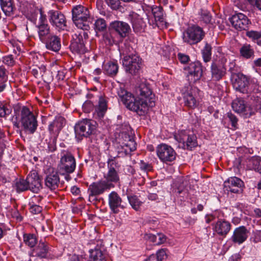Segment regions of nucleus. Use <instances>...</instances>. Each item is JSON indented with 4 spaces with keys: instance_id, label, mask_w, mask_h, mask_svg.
Listing matches in <instances>:
<instances>
[{
    "instance_id": "obj_24",
    "label": "nucleus",
    "mask_w": 261,
    "mask_h": 261,
    "mask_svg": "<svg viewBox=\"0 0 261 261\" xmlns=\"http://www.w3.org/2000/svg\"><path fill=\"white\" fill-rule=\"evenodd\" d=\"M50 247L46 242L40 241L39 243L32 250V254L34 256L39 258H47L50 256Z\"/></svg>"
},
{
    "instance_id": "obj_36",
    "label": "nucleus",
    "mask_w": 261,
    "mask_h": 261,
    "mask_svg": "<svg viewBox=\"0 0 261 261\" xmlns=\"http://www.w3.org/2000/svg\"><path fill=\"white\" fill-rule=\"evenodd\" d=\"M240 53L241 56L248 59L254 56V51L251 45L245 44L241 47Z\"/></svg>"
},
{
    "instance_id": "obj_8",
    "label": "nucleus",
    "mask_w": 261,
    "mask_h": 261,
    "mask_svg": "<svg viewBox=\"0 0 261 261\" xmlns=\"http://www.w3.org/2000/svg\"><path fill=\"white\" fill-rule=\"evenodd\" d=\"M107 164L108 171L103 174L104 180L111 184L119 183L120 180L119 175L120 166L118 163L115 160V158H112L108 159Z\"/></svg>"
},
{
    "instance_id": "obj_46",
    "label": "nucleus",
    "mask_w": 261,
    "mask_h": 261,
    "mask_svg": "<svg viewBox=\"0 0 261 261\" xmlns=\"http://www.w3.org/2000/svg\"><path fill=\"white\" fill-rule=\"evenodd\" d=\"M246 36L257 44L261 45V33L254 31H248L246 32Z\"/></svg>"
},
{
    "instance_id": "obj_4",
    "label": "nucleus",
    "mask_w": 261,
    "mask_h": 261,
    "mask_svg": "<svg viewBox=\"0 0 261 261\" xmlns=\"http://www.w3.org/2000/svg\"><path fill=\"white\" fill-rule=\"evenodd\" d=\"M96 128L95 122L90 119H83L74 126L76 137L81 140L83 137H89L95 133Z\"/></svg>"
},
{
    "instance_id": "obj_37",
    "label": "nucleus",
    "mask_w": 261,
    "mask_h": 261,
    "mask_svg": "<svg viewBox=\"0 0 261 261\" xmlns=\"http://www.w3.org/2000/svg\"><path fill=\"white\" fill-rule=\"evenodd\" d=\"M15 188L17 193H20L30 190L27 179H24L23 178L17 179L16 180Z\"/></svg>"
},
{
    "instance_id": "obj_12",
    "label": "nucleus",
    "mask_w": 261,
    "mask_h": 261,
    "mask_svg": "<svg viewBox=\"0 0 261 261\" xmlns=\"http://www.w3.org/2000/svg\"><path fill=\"white\" fill-rule=\"evenodd\" d=\"M75 167L74 157L71 154L67 153L61 157L58 165V170L61 174L71 173L75 170Z\"/></svg>"
},
{
    "instance_id": "obj_40",
    "label": "nucleus",
    "mask_w": 261,
    "mask_h": 261,
    "mask_svg": "<svg viewBox=\"0 0 261 261\" xmlns=\"http://www.w3.org/2000/svg\"><path fill=\"white\" fill-rule=\"evenodd\" d=\"M127 198L132 208L136 211L139 210L142 202L139 200L138 196L135 195H127Z\"/></svg>"
},
{
    "instance_id": "obj_49",
    "label": "nucleus",
    "mask_w": 261,
    "mask_h": 261,
    "mask_svg": "<svg viewBox=\"0 0 261 261\" xmlns=\"http://www.w3.org/2000/svg\"><path fill=\"white\" fill-rule=\"evenodd\" d=\"M168 251L167 248H163L159 250L156 252V261H165L167 258V252Z\"/></svg>"
},
{
    "instance_id": "obj_56",
    "label": "nucleus",
    "mask_w": 261,
    "mask_h": 261,
    "mask_svg": "<svg viewBox=\"0 0 261 261\" xmlns=\"http://www.w3.org/2000/svg\"><path fill=\"white\" fill-rule=\"evenodd\" d=\"M227 117L228 118L229 121L231 122L232 126L236 128L238 121L237 117L232 113L229 112L227 114Z\"/></svg>"
},
{
    "instance_id": "obj_51",
    "label": "nucleus",
    "mask_w": 261,
    "mask_h": 261,
    "mask_svg": "<svg viewBox=\"0 0 261 261\" xmlns=\"http://www.w3.org/2000/svg\"><path fill=\"white\" fill-rule=\"evenodd\" d=\"M9 105L4 104L0 101V117H3L10 113V110L8 108Z\"/></svg>"
},
{
    "instance_id": "obj_63",
    "label": "nucleus",
    "mask_w": 261,
    "mask_h": 261,
    "mask_svg": "<svg viewBox=\"0 0 261 261\" xmlns=\"http://www.w3.org/2000/svg\"><path fill=\"white\" fill-rule=\"evenodd\" d=\"M146 238L151 242L152 243H154L156 244V243L157 242V236L155 234H152V233H147L145 235Z\"/></svg>"
},
{
    "instance_id": "obj_5",
    "label": "nucleus",
    "mask_w": 261,
    "mask_h": 261,
    "mask_svg": "<svg viewBox=\"0 0 261 261\" xmlns=\"http://www.w3.org/2000/svg\"><path fill=\"white\" fill-rule=\"evenodd\" d=\"M122 64L126 72L136 75L141 70L142 59L137 54H131L123 57Z\"/></svg>"
},
{
    "instance_id": "obj_14",
    "label": "nucleus",
    "mask_w": 261,
    "mask_h": 261,
    "mask_svg": "<svg viewBox=\"0 0 261 261\" xmlns=\"http://www.w3.org/2000/svg\"><path fill=\"white\" fill-rule=\"evenodd\" d=\"M108 204L112 213L117 214L119 209L124 210L126 208V203L123 202L122 198L115 191L111 192L108 195Z\"/></svg>"
},
{
    "instance_id": "obj_38",
    "label": "nucleus",
    "mask_w": 261,
    "mask_h": 261,
    "mask_svg": "<svg viewBox=\"0 0 261 261\" xmlns=\"http://www.w3.org/2000/svg\"><path fill=\"white\" fill-rule=\"evenodd\" d=\"M151 11L156 21H164V10L161 6H153Z\"/></svg>"
},
{
    "instance_id": "obj_58",
    "label": "nucleus",
    "mask_w": 261,
    "mask_h": 261,
    "mask_svg": "<svg viewBox=\"0 0 261 261\" xmlns=\"http://www.w3.org/2000/svg\"><path fill=\"white\" fill-rule=\"evenodd\" d=\"M125 141H127L126 143H124L123 146L125 147H132V146L135 147L137 145L136 142H134V140L132 138H130V137L128 135H125Z\"/></svg>"
},
{
    "instance_id": "obj_9",
    "label": "nucleus",
    "mask_w": 261,
    "mask_h": 261,
    "mask_svg": "<svg viewBox=\"0 0 261 261\" xmlns=\"http://www.w3.org/2000/svg\"><path fill=\"white\" fill-rule=\"evenodd\" d=\"M226 62L227 59L223 57L212 63L211 67L212 81H219L225 76L226 74L225 66Z\"/></svg>"
},
{
    "instance_id": "obj_30",
    "label": "nucleus",
    "mask_w": 261,
    "mask_h": 261,
    "mask_svg": "<svg viewBox=\"0 0 261 261\" xmlns=\"http://www.w3.org/2000/svg\"><path fill=\"white\" fill-rule=\"evenodd\" d=\"M46 46V47L49 50L54 51H58L61 48V39L57 35H53V34L47 39L46 41L43 42Z\"/></svg>"
},
{
    "instance_id": "obj_6",
    "label": "nucleus",
    "mask_w": 261,
    "mask_h": 261,
    "mask_svg": "<svg viewBox=\"0 0 261 261\" xmlns=\"http://www.w3.org/2000/svg\"><path fill=\"white\" fill-rule=\"evenodd\" d=\"M115 185L105 181L99 180L96 182H92L88 189L89 198L90 201L97 200L96 196L102 194L106 191L114 188Z\"/></svg>"
},
{
    "instance_id": "obj_50",
    "label": "nucleus",
    "mask_w": 261,
    "mask_h": 261,
    "mask_svg": "<svg viewBox=\"0 0 261 261\" xmlns=\"http://www.w3.org/2000/svg\"><path fill=\"white\" fill-rule=\"evenodd\" d=\"M253 169L261 174V158H256L252 160Z\"/></svg>"
},
{
    "instance_id": "obj_21",
    "label": "nucleus",
    "mask_w": 261,
    "mask_h": 261,
    "mask_svg": "<svg viewBox=\"0 0 261 261\" xmlns=\"http://www.w3.org/2000/svg\"><path fill=\"white\" fill-rule=\"evenodd\" d=\"M190 132L182 130L178 134L175 136L176 140L184 146L185 144L187 147H196L197 144V137L194 134L190 135Z\"/></svg>"
},
{
    "instance_id": "obj_47",
    "label": "nucleus",
    "mask_w": 261,
    "mask_h": 261,
    "mask_svg": "<svg viewBox=\"0 0 261 261\" xmlns=\"http://www.w3.org/2000/svg\"><path fill=\"white\" fill-rule=\"evenodd\" d=\"M32 6L33 7H32V5H30V7L32 9V11H30V13H31L32 17L35 16V14L36 12H39L40 14L39 24H47L46 23L47 21L46 15L43 13L42 9H36L34 7V6Z\"/></svg>"
},
{
    "instance_id": "obj_11",
    "label": "nucleus",
    "mask_w": 261,
    "mask_h": 261,
    "mask_svg": "<svg viewBox=\"0 0 261 261\" xmlns=\"http://www.w3.org/2000/svg\"><path fill=\"white\" fill-rule=\"evenodd\" d=\"M96 242L94 248L89 250V261H107L108 253L105 244L101 240L97 241Z\"/></svg>"
},
{
    "instance_id": "obj_57",
    "label": "nucleus",
    "mask_w": 261,
    "mask_h": 261,
    "mask_svg": "<svg viewBox=\"0 0 261 261\" xmlns=\"http://www.w3.org/2000/svg\"><path fill=\"white\" fill-rule=\"evenodd\" d=\"M1 81H8L7 71L3 66H0V82Z\"/></svg>"
},
{
    "instance_id": "obj_42",
    "label": "nucleus",
    "mask_w": 261,
    "mask_h": 261,
    "mask_svg": "<svg viewBox=\"0 0 261 261\" xmlns=\"http://www.w3.org/2000/svg\"><path fill=\"white\" fill-rule=\"evenodd\" d=\"M114 32L110 28L109 31L106 32L103 35V39L107 45L111 46L112 45L115 41V37L113 36Z\"/></svg>"
},
{
    "instance_id": "obj_29",
    "label": "nucleus",
    "mask_w": 261,
    "mask_h": 261,
    "mask_svg": "<svg viewBox=\"0 0 261 261\" xmlns=\"http://www.w3.org/2000/svg\"><path fill=\"white\" fill-rule=\"evenodd\" d=\"M248 85L249 80L247 76L242 73H238L236 75L233 86L237 91L242 93L247 92V87Z\"/></svg>"
},
{
    "instance_id": "obj_18",
    "label": "nucleus",
    "mask_w": 261,
    "mask_h": 261,
    "mask_svg": "<svg viewBox=\"0 0 261 261\" xmlns=\"http://www.w3.org/2000/svg\"><path fill=\"white\" fill-rule=\"evenodd\" d=\"M185 70L188 71V78L190 83H195L199 81L202 76V69L200 63L195 62L185 68Z\"/></svg>"
},
{
    "instance_id": "obj_2",
    "label": "nucleus",
    "mask_w": 261,
    "mask_h": 261,
    "mask_svg": "<svg viewBox=\"0 0 261 261\" xmlns=\"http://www.w3.org/2000/svg\"><path fill=\"white\" fill-rule=\"evenodd\" d=\"M72 20L76 26L83 30L90 29V12L88 9L81 5L74 7L72 10Z\"/></svg>"
},
{
    "instance_id": "obj_62",
    "label": "nucleus",
    "mask_w": 261,
    "mask_h": 261,
    "mask_svg": "<svg viewBox=\"0 0 261 261\" xmlns=\"http://www.w3.org/2000/svg\"><path fill=\"white\" fill-rule=\"evenodd\" d=\"M204 218L206 223L209 224L214 221L216 219L217 216L214 214H210L205 215Z\"/></svg>"
},
{
    "instance_id": "obj_25",
    "label": "nucleus",
    "mask_w": 261,
    "mask_h": 261,
    "mask_svg": "<svg viewBox=\"0 0 261 261\" xmlns=\"http://www.w3.org/2000/svg\"><path fill=\"white\" fill-rule=\"evenodd\" d=\"M30 190L37 193L42 188L41 180L36 171H31L27 177Z\"/></svg>"
},
{
    "instance_id": "obj_60",
    "label": "nucleus",
    "mask_w": 261,
    "mask_h": 261,
    "mask_svg": "<svg viewBox=\"0 0 261 261\" xmlns=\"http://www.w3.org/2000/svg\"><path fill=\"white\" fill-rule=\"evenodd\" d=\"M202 21H203L205 23H211L212 20V16L209 13L204 12L201 13V17Z\"/></svg>"
},
{
    "instance_id": "obj_54",
    "label": "nucleus",
    "mask_w": 261,
    "mask_h": 261,
    "mask_svg": "<svg viewBox=\"0 0 261 261\" xmlns=\"http://www.w3.org/2000/svg\"><path fill=\"white\" fill-rule=\"evenodd\" d=\"M140 168L142 170L148 172L151 171L152 170L153 167L151 164L146 163L141 160L140 163Z\"/></svg>"
},
{
    "instance_id": "obj_1",
    "label": "nucleus",
    "mask_w": 261,
    "mask_h": 261,
    "mask_svg": "<svg viewBox=\"0 0 261 261\" xmlns=\"http://www.w3.org/2000/svg\"><path fill=\"white\" fill-rule=\"evenodd\" d=\"M118 96L126 107L137 112L139 115H144L148 111L147 102L139 100L130 92L121 88L118 92Z\"/></svg>"
},
{
    "instance_id": "obj_64",
    "label": "nucleus",
    "mask_w": 261,
    "mask_h": 261,
    "mask_svg": "<svg viewBox=\"0 0 261 261\" xmlns=\"http://www.w3.org/2000/svg\"><path fill=\"white\" fill-rule=\"evenodd\" d=\"M69 261H85L84 259L81 256L76 254L71 255L69 258Z\"/></svg>"
},
{
    "instance_id": "obj_43",
    "label": "nucleus",
    "mask_w": 261,
    "mask_h": 261,
    "mask_svg": "<svg viewBox=\"0 0 261 261\" xmlns=\"http://www.w3.org/2000/svg\"><path fill=\"white\" fill-rule=\"evenodd\" d=\"M107 110V101L105 96H101L99 99L98 114L99 116H103Z\"/></svg>"
},
{
    "instance_id": "obj_55",
    "label": "nucleus",
    "mask_w": 261,
    "mask_h": 261,
    "mask_svg": "<svg viewBox=\"0 0 261 261\" xmlns=\"http://www.w3.org/2000/svg\"><path fill=\"white\" fill-rule=\"evenodd\" d=\"M3 62L4 64L10 66H12L15 64V60L13 57V56L10 55L8 56H5L3 58Z\"/></svg>"
},
{
    "instance_id": "obj_44",
    "label": "nucleus",
    "mask_w": 261,
    "mask_h": 261,
    "mask_svg": "<svg viewBox=\"0 0 261 261\" xmlns=\"http://www.w3.org/2000/svg\"><path fill=\"white\" fill-rule=\"evenodd\" d=\"M212 49V47L211 45L208 43H206L202 50V57L204 61L206 63L211 60Z\"/></svg>"
},
{
    "instance_id": "obj_32",
    "label": "nucleus",
    "mask_w": 261,
    "mask_h": 261,
    "mask_svg": "<svg viewBox=\"0 0 261 261\" xmlns=\"http://www.w3.org/2000/svg\"><path fill=\"white\" fill-rule=\"evenodd\" d=\"M0 2L1 8L6 16H10L14 14L15 7L13 0H0Z\"/></svg>"
},
{
    "instance_id": "obj_20",
    "label": "nucleus",
    "mask_w": 261,
    "mask_h": 261,
    "mask_svg": "<svg viewBox=\"0 0 261 261\" xmlns=\"http://www.w3.org/2000/svg\"><path fill=\"white\" fill-rule=\"evenodd\" d=\"M249 232V230L245 226H239L233 230L229 240L234 244L240 245L247 240Z\"/></svg>"
},
{
    "instance_id": "obj_7",
    "label": "nucleus",
    "mask_w": 261,
    "mask_h": 261,
    "mask_svg": "<svg viewBox=\"0 0 261 261\" xmlns=\"http://www.w3.org/2000/svg\"><path fill=\"white\" fill-rule=\"evenodd\" d=\"M21 122L24 129L33 133L37 128V121L33 113L27 107H22L21 111Z\"/></svg>"
},
{
    "instance_id": "obj_23",
    "label": "nucleus",
    "mask_w": 261,
    "mask_h": 261,
    "mask_svg": "<svg viewBox=\"0 0 261 261\" xmlns=\"http://www.w3.org/2000/svg\"><path fill=\"white\" fill-rule=\"evenodd\" d=\"M230 21L232 26L238 31L247 30L250 23L248 17L241 13L233 15L231 17Z\"/></svg>"
},
{
    "instance_id": "obj_53",
    "label": "nucleus",
    "mask_w": 261,
    "mask_h": 261,
    "mask_svg": "<svg viewBox=\"0 0 261 261\" xmlns=\"http://www.w3.org/2000/svg\"><path fill=\"white\" fill-rule=\"evenodd\" d=\"M107 4L113 10H118L120 6L119 0H106Z\"/></svg>"
},
{
    "instance_id": "obj_39",
    "label": "nucleus",
    "mask_w": 261,
    "mask_h": 261,
    "mask_svg": "<svg viewBox=\"0 0 261 261\" xmlns=\"http://www.w3.org/2000/svg\"><path fill=\"white\" fill-rule=\"evenodd\" d=\"M184 98L185 105L191 109H194L197 106V100L191 93H185Z\"/></svg>"
},
{
    "instance_id": "obj_52",
    "label": "nucleus",
    "mask_w": 261,
    "mask_h": 261,
    "mask_svg": "<svg viewBox=\"0 0 261 261\" xmlns=\"http://www.w3.org/2000/svg\"><path fill=\"white\" fill-rule=\"evenodd\" d=\"M250 240L255 243L261 242V230L253 231Z\"/></svg>"
},
{
    "instance_id": "obj_35",
    "label": "nucleus",
    "mask_w": 261,
    "mask_h": 261,
    "mask_svg": "<svg viewBox=\"0 0 261 261\" xmlns=\"http://www.w3.org/2000/svg\"><path fill=\"white\" fill-rule=\"evenodd\" d=\"M137 148H128V149L125 148H116V152L117 153L116 156L110 155L109 158H115L116 161V158H124L125 156H130L132 155L131 152L136 150Z\"/></svg>"
},
{
    "instance_id": "obj_3",
    "label": "nucleus",
    "mask_w": 261,
    "mask_h": 261,
    "mask_svg": "<svg viewBox=\"0 0 261 261\" xmlns=\"http://www.w3.org/2000/svg\"><path fill=\"white\" fill-rule=\"evenodd\" d=\"M205 33L203 29L197 24L189 25L184 31L182 39L185 43L190 45H196L205 37Z\"/></svg>"
},
{
    "instance_id": "obj_31",
    "label": "nucleus",
    "mask_w": 261,
    "mask_h": 261,
    "mask_svg": "<svg viewBox=\"0 0 261 261\" xmlns=\"http://www.w3.org/2000/svg\"><path fill=\"white\" fill-rule=\"evenodd\" d=\"M37 32L40 40L43 43L52 34L48 24H39L37 25Z\"/></svg>"
},
{
    "instance_id": "obj_22",
    "label": "nucleus",
    "mask_w": 261,
    "mask_h": 261,
    "mask_svg": "<svg viewBox=\"0 0 261 261\" xmlns=\"http://www.w3.org/2000/svg\"><path fill=\"white\" fill-rule=\"evenodd\" d=\"M59 182L60 178L58 172L53 168L48 169L45 172V186L51 190H55L58 187Z\"/></svg>"
},
{
    "instance_id": "obj_33",
    "label": "nucleus",
    "mask_w": 261,
    "mask_h": 261,
    "mask_svg": "<svg viewBox=\"0 0 261 261\" xmlns=\"http://www.w3.org/2000/svg\"><path fill=\"white\" fill-rule=\"evenodd\" d=\"M103 72L110 76H115L118 71V65L116 62L109 61L103 64Z\"/></svg>"
},
{
    "instance_id": "obj_19",
    "label": "nucleus",
    "mask_w": 261,
    "mask_h": 261,
    "mask_svg": "<svg viewBox=\"0 0 261 261\" xmlns=\"http://www.w3.org/2000/svg\"><path fill=\"white\" fill-rule=\"evenodd\" d=\"M214 233L222 237H226L231 228L230 223L224 219L218 218L217 221L212 224Z\"/></svg>"
},
{
    "instance_id": "obj_27",
    "label": "nucleus",
    "mask_w": 261,
    "mask_h": 261,
    "mask_svg": "<svg viewBox=\"0 0 261 261\" xmlns=\"http://www.w3.org/2000/svg\"><path fill=\"white\" fill-rule=\"evenodd\" d=\"M232 108L238 113L243 114L245 117H249L252 115V110L247 107L245 101L242 98H237L232 103Z\"/></svg>"
},
{
    "instance_id": "obj_15",
    "label": "nucleus",
    "mask_w": 261,
    "mask_h": 261,
    "mask_svg": "<svg viewBox=\"0 0 261 261\" xmlns=\"http://www.w3.org/2000/svg\"><path fill=\"white\" fill-rule=\"evenodd\" d=\"M225 190L231 193L241 194L245 188L244 181L236 176L230 177L223 184Z\"/></svg>"
},
{
    "instance_id": "obj_48",
    "label": "nucleus",
    "mask_w": 261,
    "mask_h": 261,
    "mask_svg": "<svg viewBox=\"0 0 261 261\" xmlns=\"http://www.w3.org/2000/svg\"><path fill=\"white\" fill-rule=\"evenodd\" d=\"M29 211L33 214H38L42 211V207L39 205L36 204L33 201V199L29 203Z\"/></svg>"
},
{
    "instance_id": "obj_26",
    "label": "nucleus",
    "mask_w": 261,
    "mask_h": 261,
    "mask_svg": "<svg viewBox=\"0 0 261 261\" xmlns=\"http://www.w3.org/2000/svg\"><path fill=\"white\" fill-rule=\"evenodd\" d=\"M110 28L114 33H117L121 38H125L130 30L129 25L121 21H114L111 23Z\"/></svg>"
},
{
    "instance_id": "obj_61",
    "label": "nucleus",
    "mask_w": 261,
    "mask_h": 261,
    "mask_svg": "<svg viewBox=\"0 0 261 261\" xmlns=\"http://www.w3.org/2000/svg\"><path fill=\"white\" fill-rule=\"evenodd\" d=\"M157 236L159 237V241L156 243V245H160L166 242L167 238L165 234L162 233H158Z\"/></svg>"
},
{
    "instance_id": "obj_34",
    "label": "nucleus",
    "mask_w": 261,
    "mask_h": 261,
    "mask_svg": "<svg viewBox=\"0 0 261 261\" xmlns=\"http://www.w3.org/2000/svg\"><path fill=\"white\" fill-rule=\"evenodd\" d=\"M23 240L24 244L30 248H34L38 244V238L34 233H24Z\"/></svg>"
},
{
    "instance_id": "obj_28",
    "label": "nucleus",
    "mask_w": 261,
    "mask_h": 261,
    "mask_svg": "<svg viewBox=\"0 0 261 261\" xmlns=\"http://www.w3.org/2000/svg\"><path fill=\"white\" fill-rule=\"evenodd\" d=\"M156 152L160 160L164 163L172 162L176 158V153L173 148H158Z\"/></svg>"
},
{
    "instance_id": "obj_16",
    "label": "nucleus",
    "mask_w": 261,
    "mask_h": 261,
    "mask_svg": "<svg viewBox=\"0 0 261 261\" xmlns=\"http://www.w3.org/2000/svg\"><path fill=\"white\" fill-rule=\"evenodd\" d=\"M88 36V34L85 32L80 33L78 35H75V38L73 39L70 45V50L73 53L81 55L88 51L83 39V37L86 38Z\"/></svg>"
},
{
    "instance_id": "obj_45",
    "label": "nucleus",
    "mask_w": 261,
    "mask_h": 261,
    "mask_svg": "<svg viewBox=\"0 0 261 261\" xmlns=\"http://www.w3.org/2000/svg\"><path fill=\"white\" fill-rule=\"evenodd\" d=\"M107 23L103 18L97 19L94 23V29L96 33L98 32H104L107 29Z\"/></svg>"
},
{
    "instance_id": "obj_10",
    "label": "nucleus",
    "mask_w": 261,
    "mask_h": 261,
    "mask_svg": "<svg viewBox=\"0 0 261 261\" xmlns=\"http://www.w3.org/2000/svg\"><path fill=\"white\" fill-rule=\"evenodd\" d=\"M139 100L147 101L148 108L149 106L153 107L154 105L155 95L152 93L150 85L148 84L142 83L136 90Z\"/></svg>"
},
{
    "instance_id": "obj_13",
    "label": "nucleus",
    "mask_w": 261,
    "mask_h": 261,
    "mask_svg": "<svg viewBox=\"0 0 261 261\" xmlns=\"http://www.w3.org/2000/svg\"><path fill=\"white\" fill-rule=\"evenodd\" d=\"M65 121V120L63 117H58L49 125L48 129L53 137L49 139L48 142V147H56L57 137L62 128Z\"/></svg>"
},
{
    "instance_id": "obj_17",
    "label": "nucleus",
    "mask_w": 261,
    "mask_h": 261,
    "mask_svg": "<svg viewBox=\"0 0 261 261\" xmlns=\"http://www.w3.org/2000/svg\"><path fill=\"white\" fill-rule=\"evenodd\" d=\"M49 20L51 24L56 28L64 30L67 27L65 16L60 11L51 10L48 12Z\"/></svg>"
},
{
    "instance_id": "obj_41",
    "label": "nucleus",
    "mask_w": 261,
    "mask_h": 261,
    "mask_svg": "<svg viewBox=\"0 0 261 261\" xmlns=\"http://www.w3.org/2000/svg\"><path fill=\"white\" fill-rule=\"evenodd\" d=\"M132 21L134 31L137 33L141 32L144 26V22L142 19L139 16L134 17Z\"/></svg>"
},
{
    "instance_id": "obj_59",
    "label": "nucleus",
    "mask_w": 261,
    "mask_h": 261,
    "mask_svg": "<svg viewBox=\"0 0 261 261\" xmlns=\"http://www.w3.org/2000/svg\"><path fill=\"white\" fill-rule=\"evenodd\" d=\"M177 57L180 62L182 64H186L190 61L189 56L184 54L178 53Z\"/></svg>"
}]
</instances>
